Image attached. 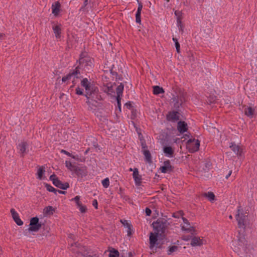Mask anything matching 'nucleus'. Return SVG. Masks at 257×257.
I'll return each instance as SVG.
<instances>
[{"label": "nucleus", "instance_id": "1", "mask_svg": "<svg viewBox=\"0 0 257 257\" xmlns=\"http://www.w3.org/2000/svg\"><path fill=\"white\" fill-rule=\"evenodd\" d=\"M81 85L85 89V96L87 99V104L92 108L93 106H96L97 100L100 99L98 88L86 78L81 81Z\"/></svg>", "mask_w": 257, "mask_h": 257}, {"label": "nucleus", "instance_id": "2", "mask_svg": "<svg viewBox=\"0 0 257 257\" xmlns=\"http://www.w3.org/2000/svg\"><path fill=\"white\" fill-rule=\"evenodd\" d=\"M152 226L154 230L150 233L149 240L151 253H154L157 251L158 240L160 236L159 232L161 230V223L159 220H157L152 223Z\"/></svg>", "mask_w": 257, "mask_h": 257}, {"label": "nucleus", "instance_id": "3", "mask_svg": "<svg viewBox=\"0 0 257 257\" xmlns=\"http://www.w3.org/2000/svg\"><path fill=\"white\" fill-rule=\"evenodd\" d=\"M176 141V140L170 137L163 140L162 144L163 152L165 156L168 158H171L175 156Z\"/></svg>", "mask_w": 257, "mask_h": 257}, {"label": "nucleus", "instance_id": "4", "mask_svg": "<svg viewBox=\"0 0 257 257\" xmlns=\"http://www.w3.org/2000/svg\"><path fill=\"white\" fill-rule=\"evenodd\" d=\"M246 240L243 236L239 237L237 240L232 241V248L233 250L239 254L246 251Z\"/></svg>", "mask_w": 257, "mask_h": 257}, {"label": "nucleus", "instance_id": "5", "mask_svg": "<svg viewBox=\"0 0 257 257\" xmlns=\"http://www.w3.org/2000/svg\"><path fill=\"white\" fill-rule=\"evenodd\" d=\"M235 217L238 223V227L244 229L247 224V216L245 215L240 207H238Z\"/></svg>", "mask_w": 257, "mask_h": 257}, {"label": "nucleus", "instance_id": "6", "mask_svg": "<svg viewBox=\"0 0 257 257\" xmlns=\"http://www.w3.org/2000/svg\"><path fill=\"white\" fill-rule=\"evenodd\" d=\"M170 222L168 221L166 216H163L162 215V244L165 240L167 241V240L165 236L169 233L168 228Z\"/></svg>", "mask_w": 257, "mask_h": 257}, {"label": "nucleus", "instance_id": "7", "mask_svg": "<svg viewBox=\"0 0 257 257\" xmlns=\"http://www.w3.org/2000/svg\"><path fill=\"white\" fill-rule=\"evenodd\" d=\"M200 146V143L198 140H189L186 144V148L191 153L197 151Z\"/></svg>", "mask_w": 257, "mask_h": 257}, {"label": "nucleus", "instance_id": "8", "mask_svg": "<svg viewBox=\"0 0 257 257\" xmlns=\"http://www.w3.org/2000/svg\"><path fill=\"white\" fill-rule=\"evenodd\" d=\"M71 250L74 252L81 254L82 255L85 256L88 254L86 249L84 246L80 245L79 244L75 243L71 245Z\"/></svg>", "mask_w": 257, "mask_h": 257}, {"label": "nucleus", "instance_id": "9", "mask_svg": "<svg viewBox=\"0 0 257 257\" xmlns=\"http://www.w3.org/2000/svg\"><path fill=\"white\" fill-rule=\"evenodd\" d=\"M41 224L39 223V218L37 217L31 219L29 230L31 231L36 232L39 230Z\"/></svg>", "mask_w": 257, "mask_h": 257}, {"label": "nucleus", "instance_id": "10", "mask_svg": "<svg viewBox=\"0 0 257 257\" xmlns=\"http://www.w3.org/2000/svg\"><path fill=\"white\" fill-rule=\"evenodd\" d=\"M50 179L53 182L54 185L62 189L65 190L67 189L69 186L68 183H67L65 184L62 183V182L59 180H58L56 176L55 175H52L50 176Z\"/></svg>", "mask_w": 257, "mask_h": 257}, {"label": "nucleus", "instance_id": "11", "mask_svg": "<svg viewBox=\"0 0 257 257\" xmlns=\"http://www.w3.org/2000/svg\"><path fill=\"white\" fill-rule=\"evenodd\" d=\"M65 165L66 167L69 170H70L71 171L76 173L78 175L81 174L80 171H84L85 170L84 168H79L78 167L72 165V163L69 161H66L65 162Z\"/></svg>", "mask_w": 257, "mask_h": 257}, {"label": "nucleus", "instance_id": "12", "mask_svg": "<svg viewBox=\"0 0 257 257\" xmlns=\"http://www.w3.org/2000/svg\"><path fill=\"white\" fill-rule=\"evenodd\" d=\"M182 219L183 221L184 224L181 226V229L184 231L191 232L192 234H194H194H196L195 233V230L194 228L190 225L188 220L184 217H182Z\"/></svg>", "mask_w": 257, "mask_h": 257}, {"label": "nucleus", "instance_id": "13", "mask_svg": "<svg viewBox=\"0 0 257 257\" xmlns=\"http://www.w3.org/2000/svg\"><path fill=\"white\" fill-rule=\"evenodd\" d=\"M174 167L169 160H166L162 166V173H170L173 171Z\"/></svg>", "mask_w": 257, "mask_h": 257}, {"label": "nucleus", "instance_id": "14", "mask_svg": "<svg viewBox=\"0 0 257 257\" xmlns=\"http://www.w3.org/2000/svg\"><path fill=\"white\" fill-rule=\"evenodd\" d=\"M204 244V240L203 238H201L200 237L194 236L192 237L190 242V245L193 246H201Z\"/></svg>", "mask_w": 257, "mask_h": 257}, {"label": "nucleus", "instance_id": "15", "mask_svg": "<svg viewBox=\"0 0 257 257\" xmlns=\"http://www.w3.org/2000/svg\"><path fill=\"white\" fill-rule=\"evenodd\" d=\"M79 62L82 66H91L93 64V59L89 57H81Z\"/></svg>", "mask_w": 257, "mask_h": 257}, {"label": "nucleus", "instance_id": "16", "mask_svg": "<svg viewBox=\"0 0 257 257\" xmlns=\"http://www.w3.org/2000/svg\"><path fill=\"white\" fill-rule=\"evenodd\" d=\"M54 33L55 37L57 39H59L61 37V25L60 24H53L52 26Z\"/></svg>", "mask_w": 257, "mask_h": 257}, {"label": "nucleus", "instance_id": "17", "mask_svg": "<svg viewBox=\"0 0 257 257\" xmlns=\"http://www.w3.org/2000/svg\"><path fill=\"white\" fill-rule=\"evenodd\" d=\"M167 118L168 120L176 121L179 119L180 114L178 112L173 111L167 115Z\"/></svg>", "mask_w": 257, "mask_h": 257}, {"label": "nucleus", "instance_id": "18", "mask_svg": "<svg viewBox=\"0 0 257 257\" xmlns=\"http://www.w3.org/2000/svg\"><path fill=\"white\" fill-rule=\"evenodd\" d=\"M177 130L180 133H184L188 130V125L185 121H179L177 124Z\"/></svg>", "mask_w": 257, "mask_h": 257}, {"label": "nucleus", "instance_id": "19", "mask_svg": "<svg viewBox=\"0 0 257 257\" xmlns=\"http://www.w3.org/2000/svg\"><path fill=\"white\" fill-rule=\"evenodd\" d=\"M11 212L13 217V218L15 220V222L18 225H22L23 224V221L21 220V219L19 217V216L17 212L14 209H11Z\"/></svg>", "mask_w": 257, "mask_h": 257}, {"label": "nucleus", "instance_id": "20", "mask_svg": "<svg viewBox=\"0 0 257 257\" xmlns=\"http://www.w3.org/2000/svg\"><path fill=\"white\" fill-rule=\"evenodd\" d=\"M27 147L28 144L26 142H22L19 144L18 148L19 150L20 154L22 156H23L24 154L26 153Z\"/></svg>", "mask_w": 257, "mask_h": 257}, {"label": "nucleus", "instance_id": "21", "mask_svg": "<svg viewBox=\"0 0 257 257\" xmlns=\"http://www.w3.org/2000/svg\"><path fill=\"white\" fill-rule=\"evenodd\" d=\"M133 178L135 180V183L136 185H139L141 183V176L139 174V171L138 169L135 168L134 169L133 172Z\"/></svg>", "mask_w": 257, "mask_h": 257}, {"label": "nucleus", "instance_id": "22", "mask_svg": "<svg viewBox=\"0 0 257 257\" xmlns=\"http://www.w3.org/2000/svg\"><path fill=\"white\" fill-rule=\"evenodd\" d=\"M229 147L235 154L237 155H241V149L238 145L231 143Z\"/></svg>", "mask_w": 257, "mask_h": 257}, {"label": "nucleus", "instance_id": "23", "mask_svg": "<svg viewBox=\"0 0 257 257\" xmlns=\"http://www.w3.org/2000/svg\"><path fill=\"white\" fill-rule=\"evenodd\" d=\"M255 112V109L250 106L247 107L244 109L245 114L249 117H252Z\"/></svg>", "mask_w": 257, "mask_h": 257}, {"label": "nucleus", "instance_id": "24", "mask_svg": "<svg viewBox=\"0 0 257 257\" xmlns=\"http://www.w3.org/2000/svg\"><path fill=\"white\" fill-rule=\"evenodd\" d=\"M60 4L58 2H56L52 6V13L55 16H57L60 12Z\"/></svg>", "mask_w": 257, "mask_h": 257}, {"label": "nucleus", "instance_id": "25", "mask_svg": "<svg viewBox=\"0 0 257 257\" xmlns=\"http://www.w3.org/2000/svg\"><path fill=\"white\" fill-rule=\"evenodd\" d=\"M45 171L44 168L43 167H40L37 171V178L40 180L44 179L45 177L44 176Z\"/></svg>", "mask_w": 257, "mask_h": 257}, {"label": "nucleus", "instance_id": "26", "mask_svg": "<svg viewBox=\"0 0 257 257\" xmlns=\"http://www.w3.org/2000/svg\"><path fill=\"white\" fill-rule=\"evenodd\" d=\"M55 209L51 206H48L44 209L43 212L46 215H52L55 212Z\"/></svg>", "mask_w": 257, "mask_h": 257}, {"label": "nucleus", "instance_id": "27", "mask_svg": "<svg viewBox=\"0 0 257 257\" xmlns=\"http://www.w3.org/2000/svg\"><path fill=\"white\" fill-rule=\"evenodd\" d=\"M77 72H73L72 73L69 74L68 75L64 76L62 78V80L63 82H66L69 79H72L73 80H74L75 76H76Z\"/></svg>", "mask_w": 257, "mask_h": 257}, {"label": "nucleus", "instance_id": "28", "mask_svg": "<svg viewBox=\"0 0 257 257\" xmlns=\"http://www.w3.org/2000/svg\"><path fill=\"white\" fill-rule=\"evenodd\" d=\"M143 153L145 156V160L148 163H151V155L150 152L146 149H144L143 150Z\"/></svg>", "mask_w": 257, "mask_h": 257}, {"label": "nucleus", "instance_id": "29", "mask_svg": "<svg viewBox=\"0 0 257 257\" xmlns=\"http://www.w3.org/2000/svg\"><path fill=\"white\" fill-rule=\"evenodd\" d=\"M175 15L177 19V24H180L181 23V19H182L183 17V13L182 11L178 10L175 11Z\"/></svg>", "mask_w": 257, "mask_h": 257}, {"label": "nucleus", "instance_id": "30", "mask_svg": "<svg viewBox=\"0 0 257 257\" xmlns=\"http://www.w3.org/2000/svg\"><path fill=\"white\" fill-rule=\"evenodd\" d=\"M179 247L176 245L169 246L167 250V254L168 255L172 254L173 252L178 251Z\"/></svg>", "mask_w": 257, "mask_h": 257}, {"label": "nucleus", "instance_id": "31", "mask_svg": "<svg viewBox=\"0 0 257 257\" xmlns=\"http://www.w3.org/2000/svg\"><path fill=\"white\" fill-rule=\"evenodd\" d=\"M123 89V85L122 84H120L119 86H117L116 88L117 96H119V97H120V95L122 93Z\"/></svg>", "mask_w": 257, "mask_h": 257}, {"label": "nucleus", "instance_id": "32", "mask_svg": "<svg viewBox=\"0 0 257 257\" xmlns=\"http://www.w3.org/2000/svg\"><path fill=\"white\" fill-rule=\"evenodd\" d=\"M204 195L207 197L208 198V199L210 201L214 200L215 195L212 192H209L207 193H205Z\"/></svg>", "mask_w": 257, "mask_h": 257}, {"label": "nucleus", "instance_id": "33", "mask_svg": "<svg viewBox=\"0 0 257 257\" xmlns=\"http://www.w3.org/2000/svg\"><path fill=\"white\" fill-rule=\"evenodd\" d=\"M45 187L46 188L47 190L49 192H53L55 193V194L57 193V190H56L52 186L48 184H45Z\"/></svg>", "mask_w": 257, "mask_h": 257}, {"label": "nucleus", "instance_id": "34", "mask_svg": "<svg viewBox=\"0 0 257 257\" xmlns=\"http://www.w3.org/2000/svg\"><path fill=\"white\" fill-rule=\"evenodd\" d=\"M118 252L117 250L115 249H112L110 251L109 256V257H118Z\"/></svg>", "mask_w": 257, "mask_h": 257}, {"label": "nucleus", "instance_id": "35", "mask_svg": "<svg viewBox=\"0 0 257 257\" xmlns=\"http://www.w3.org/2000/svg\"><path fill=\"white\" fill-rule=\"evenodd\" d=\"M102 184L104 188H108L109 185V180L108 178H106L105 179L103 180L102 181Z\"/></svg>", "mask_w": 257, "mask_h": 257}, {"label": "nucleus", "instance_id": "36", "mask_svg": "<svg viewBox=\"0 0 257 257\" xmlns=\"http://www.w3.org/2000/svg\"><path fill=\"white\" fill-rule=\"evenodd\" d=\"M80 197L79 196H76L74 198L71 199V201H74L76 203L77 206H80L82 203L80 201Z\"/></svg>", "mask_w": 257, "mask_h": 257}, {"label": "nucleus", "instance_id": "37", "mask_svg": "<svg viewBox=\"0 0 257 257\" xmlns=\"http://www.w3.org/2000/svg\"><path fill=\"white\" fill-rule=\"evenodd\" d=\"M183 215H184V213H183V211L182 210H180L178 212L174 213L173 214V216L175 218H179L180 217H182H182H183Z\"/></svg>", "mask_w": 257, "mask_h": 257}, {"label": "nucleus", "instance_id": "38", "mask_svg": "<svg viewBox=\"0 0 257 257\" xmlns=\"http://www.w3.org/2000/svg\"><path fill=\"white\" fill-rule=\"evenodd\" d=\"M153 93L154 94H159L161 93V88L158 86L153 87Z\"/></svg>", "mask_w": 257, "mask_h": 257}, {"label": "nucleus", "instance_id": "39", "mask_svg": "<svg viewBox=\"0 0 257 257\" xmlns=\"http://www.w3.org/2000/svg\"><path fill=\"white\" fill-rule=\"evenodd\" d=\"M173 40L175 42V47H176L177 52L179 53V52H180V44H179V42H178L177 39L176 38H173Z\"/></svg>", "mask_w": 257, "mask_h": 257}, {"label": "nucleus", "instance_id": "40", "mask_svg": "<svg viewBox=\"0 0 257 257\" xmlns=\"http://www.w3.org/2000/svg\"><path fill=\"white\" fill-rule=\"evenodd\" d=\"M77 207L79 208L80 211L81 213H85L87 210L86 207L85 205H83L82 204L80 205V206H78Z\"/></svg>", "mask_w": 257, "mask_h": 257}, {"label": "nucleus", "instance_id": "41", "mask_svg": "<svg viewBox=\"0 0 257 257\" xmlns=\"http://www.w3.org/2000/svg\"><path fill=\"white\" fill-rule=\"evenodd\" d=\"M120 222L126 228L128 227H130L131 226H132V225L126 220H121Z\"/></svg>", "mask_w": 257, "mask_h": 257}, {"label": "nucleus", "instance_id": "42", "mask_svg": "<svg viewBox=\"0 0 257 257\" xmlns=\"http://www.w3.org/2000/svg\"><path fill=\"white\" fill-rule=\"evenodd\" d=\"M61 152L62 153H64L68 156H71V157H72L74 159H76V157L75 156L71 155L68 152H67L65 150H62L61 151Z\"/></svg>", "mask_w": 257, "mask_h": 257}, {"label": "nucleus", "instance_id": "43", "mask_svg": "<svg viewBox=\"0 0 257 257\" xmlns=\"http://www.w3.org/2000/svg\"><path fill=\"white\" fill-rule=\"evenodd\" d=\"M112 87V86L111 84H110L109 85L107 86V92L108 93L111 94V93H112L113 92V90Z\"/></svg>", "mask_w": 257, "mask_h": 257}, {"label": "nucleus", "instance_id": "44", "mask_svg": "<svg viewBox=\"0 0 257 257\" xmlns=\"http://www.w3.org/2000/svg\"><path fill=\"white\" fill-rule=\"evenodd\" d=\"M136 22L138 23H141V14H136Z\"/></svg>", "mask_w": 257, "mask_h": 257}, {"label": "nucleus", "instance_id": "45", "mask_svg": "<svg viewBox=\"0 0 257 257\" xmlns=\"http://www.w3.org/2000/svg\"><path fill=\"white\" fill-rule=\"evenodd\" d=\"M142 8L143 5L139 3L137 14H141Z\"/></svg>", "mask_w": 257, "mask_h": 257}, {"label": "nucleus", "instance_id": "46", "mask_svg": "<svg viewBox=\"0 0 257 257\" xmlns=\"http://www.w3.org/2000/svg\"><path fill=\"white\" fill-rule=\"evenodd\" d=\"M116 99H117V105H118V107L119 110V111H120L121 110V109H120V99H121V97H119V96H117Z\"/></svg>", "mask_w": 257, "mask_h": 257}, {"label": "nucleus", "instance_id": "47", "mask_svg": "<svg viewBox=\"0 0 257 257\" xmlns=\"http://www.w3.org/2000/svg\"><path fill=\"white\" fill-rule=\"evenodd\" d=\"M177 26L179 31H181V32H183V26L182 24V23H180V24H177Z\"/></svg>", "mask_w": 257, "mask_h": 257}, {"label": "nucleus", "instance_id": "48", "mask_svg": "<svg viewBox=\"0 0 257 257\" xmlns=\"http://www.w3.org/2000/svg\"><path fill=\"white\" fill-rule=\"evenodd\" d=\"M76 91V93L78 95H82L83 94L82 91L79 88H77Z\"/></svg>", "mask_w": 257, "mask_h": 257}, {"label": "nucleus", "instance_id": "49", "mask_svg": "<svg viewBox=\"0 0 257 257\" xmlns=\"http://www.w3.org/2000/svg\"><path fill=\"white\" fill-rule=\"evenodd\" d=\"M145 212H146V214L147 216H150L151 215V210L149 208H147L146 209Z\"/></svg>", "mask_w": 257, "mask_h": 257}, {"label": "nucleus", "instance_id": "50", "mask_svg": "<svg viewBox=\"0 0 257 257\" xmlns=\"http://www.w3.org/2000/svg\"><path fill=\"white\" fill-rule=\"evenodd\" d=\"M132 225L130 227H127V235H131L132 234V232H131V230H132Z\"/></svg>", "mask_w": 257, "mask_h": 257}, {"label": "nucleus", "instance_id": "51", "mask_svg": "<svg viewBox=\"0 0 257 257\" xmlns=\"http://www.w3.org/2000/svg\"><path fill=\"white\" fill-rule=\"evenodd\" d=\"M93 205L95 207V208H97V202L96 200H94L92 203Z\"/></svg>", "mask_w": 257, "mask_h": 257}, {"label": "nucleus", "instance_id": "52", "mask_svg": "<svg viewBox=\"0 0 257 257\" xmlns=\"http://www.w3.org/2000/svg\"><path fill=\"white\" fill-rule=\"evenodd\" d=\"M125 105L128 108H131L132 106V105L130 102L126 103Z\"/></svg>", "mask_w": 257, "mask_h": 257}, {"label": "nucleus", "instance_id": "53", "mask_svg": "<svg viewBox=\"0 0 257 257\" xmlns=\"http://www.w3.org/2000/svg\"><path fill=\"white\" fill-rule=\"evenodd\" d=\"M182 239L184 240H185V241H188L189 240L190 238L189 236H186V237H183L182 238Z\"/></svg>", "mask_w": 257, "mask_h": 257}, {"label": "nucleus", "instance_id": "54", "mask_svg": "<svg viewBox=\"0 0 257 257\" xmlns=\"http://www.w3.org/2000/svg\"><path fill=\"white\" fill-rule=\"evenodd\" d=\"M231 173H232V171H230L228 173V174L226 175V176L225 177L226 179H228V177L231 175Z\"/></svg>", "mask_w": 257, "mask_h": 257}, {"label": "nucleus", "instance_id": "55", "mask_svg": "<svg viewBox=\"0 0 257 257\" xmlns=\"http://www.w3.org/2000/svg\"><path fill=\"white\" fill-rule=\"evenodd\" d=\"M142 146L143 150H144V149H146V146L143 143H142Z\"/></svg>", "mask_w": 257, "mask_h": 257}, {"label": "nucleus", "instance_id": "56", "mask_svg": "<svg viewBox=\"0 0 257 257\" xmlns=\"http://www.w3.org/2000/svg\"><path fill=\"white\" fill-rule=\"evenodd\" d=\"M57 192H58V193H61V194H64L65 193L64 191H60V190H57Z\"/></svg>", "mask_w": 257, "mask_h": 257}, {"label": "nucleus", "instance_id": "57", "mask_svg": "<svg viewBox=\"0 0 257 257\" xmlns=\"http://www.w3.org/2000/svg\"><path fill=\"white\" fill-rule=\"evenodd\" d=\"M4 36V34L0 33V40L2 39Z\"/></svg>", "mask_w": 257, "mask_h": 257}, {"label": "nucleus", "instance_id": "58", "mask_svg": "<svg viewBox=\"0 0 257 257\" xmlns=\"http://www.w3.org/2000/svg\"><path fill=\"white\" fill-rule=\"evenodd\" d=\"M87 1H88V0H85V1H84V5H87Z\"/></svg>", "mask_w": 257, "mask_h": 257}, {"label": "nucleus", "instance_id": "59", "mask_svg": "<svg viewBox=\"0 0 257 257\" xmlns=\"http://www.w3.org/2000/svg\"><path fill=\"white\" fill-rule=\"evenodd\" d=\"M229 218L230 219H232V215H229Z\"/></svg>", "mask_w": 257, "mask_h": 257}, {"label": "nucleus", "instance_id": "60", "mask_svg": "<svg viewBox=\"0 0 257 257\" xmlns=\"http://www.w3.org/2000/svg\"><path fill=\"white\" fill-rule=\"evenodd\" d=\"M191 57H192V58H191V59H190V60L193 61L194 60V58H193V56H192Z\"/></svg>", "mask_w": 257, "mask_h": 257}, {"label": "nucleus", "instance_id": "61", "mask_svg": "<svg viewBox=\"0 0 257 257\" xmlns=\"http://www.w3.org/2000/svg\"><path fill=\"white\" fill-rule=\"evenodd\" d=\"M164 92V91L163 89L162 88V93H163Z\"/></svg>", "mask_w": 257, "mask_h": 257}, {"label": "nucleus", "instance_id": "62", "mask_svg": "<svg viewBox=\"0 0 257 257\" xmlns=\"http://www.w3.org/2000/svg\"><path fill=\"white\" fill-rule=\"evenodd\" d=\"M130 171H134V170L133 169H132V168H130Z\"/></svg>", "mask_w": 257, "mask_h": 257}, {"label": "nucleus", "instance_id": "63", "mask_svg": "<svg viewBox=\"0 0 257 257\" xmlns=\"http://www.w3.org/2000/svg\"><path fill=\"white\" fill-rule=\"evenodd\" d=\"M172 99H173V101H175V98L173 97V98H172Z\"/></svg>", "mask_w": 257, "mask_h": 257}, {"label": "nucleus", "instance_id": "64", "mask_svg": "<svg viewBox=\"0 0 257 257\" xmlns=\"http://www.w3.org/2000/svg\"><path fill=\"white\" fill-rule=\"evenodd\" d=\"M167 2H169V0H166Z\"/></svg>", "mask_w": 257, "mask_h": 257}]
</instances>
